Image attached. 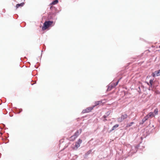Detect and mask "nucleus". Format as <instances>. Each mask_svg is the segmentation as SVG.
<instances>
[{"instance_id": "obj_9", "label": "nucleus", "mask_w": 160, "mask_h": 160, "mask_svg": "<svg viewBox=\"0 0 160 160\" xmlns=\"http://www.w3.org/2000/svg\"><path fill=\"white\" fill-rule=\"evenodd\" d=\"M24 2H22L20 4H17L16 5V8L17 9L19 7H22L24 5Z\"/></svg>"}, {"instance_id": "obj_1", "label": "nucleus", "mask_w": 160, "mask_h": 160, "mask_svg": "<svg viewBox=\"0 0 160 160\" xmlns=\"http://www.w3.org/2000/svg\"><path fill=\"white\" fill-rule=\"evenodd\" d=\"M53 23L52 21H45L43 24V25L42 27V30H45L51 26Z\"/></svg>"}, {"instance_id": "obj_17", "label": "nucleus", "mask_w": 160, "mask_h": 160, "mask_svg": "<svg viewBox=\"0 0 160 160\" xmlns=\"http://www.w3.org/2000/svg\"><path fill=\"white\" fill-rule=\"evenodd\" d=\"M103 117L104 118H106L107 117V116L105 115H104L103 116Z\"/></svg>"}, {"instance_id": "obj_12", "label": "nucleus", "mask_w": 160, "mask_h": 160, "mask_svg": "<svg viewBox=\"0 0 160 160\" xmlns=\"http://www.w3.org/2000/svg\"><path fill=\"white\" fill-rule=\"evenodd\" d=\"M58 0H55L53 2H52L51 3V5H55L58 3Z\"/></svg>"}, {"instance_id": "obj_4", "label": "nucleus", "mask_w": 160, "mask_h": 160, "mask_svg": "<svg viewBox=\"0 0 160 160\" xmlns=\"http://www.w3.org/2000/svg\"><path fill=\"white\" fill-rule=\"evenodd\" d=\"M82 140L79 139L78 141L75 143V146L73 147V148L75 149L78 148L79 147L80 144L82 143Z\"/></svg>"}, {"instance_id": "obj_13", "label": "nucleus", "mask_w": 160, "mask_h": 160, "mask_svg": "<svg viewBox=\"0 0 160 160\" xmlns=\"http://www.w3.org/2000/svg\"><path fill=\"white\" fill-rule=\"evenodd\" d=\"M134 123V122H131L130 123H129V124H127V126H126V128H128L129 127H130V126H131L132 124H133Z\"/></svg>"}, {"instance_id": "obj_7", "label": "nucleus", "mask_w": 160, "mask_h": 160, "mask_svg": "<svg viewBox=\"0 0 160 160\" xmlns=\"http://www.w3.org/2000/svg\"><path fill=\"white\" fill-rule=\"evenodd\" d=\"M120 79H121V78H120V79H119V80L118 81V82H116V84H115L114 85V86H112L111 85H109V86H108V90H108V91H110V90H111V88H112V87H115V86H117V85L118 84V82H119V81L120 80Z\"/></svg>"}, {"instance_id": "obj_15", "label": "nucleus", "mask_w": 160, "mask_h": 160, "mask_svg": "<svg viewBox=\"0 0 160 160\" xmlns=\"http://www.w3.org/2000/svg\"><path fill=\"white\" fill-rule=\"evenodd\" d=\"M154 113L155 115L158 114V108H156L154 110Z\"/></svg>"}, {"instance_id": "obj_11", "label": "nucleus", "mask_w": 160, "mask_h": 160, "mask_svg": "<svg viewBox=\"0 0 160 160\" xmlns=\"http://www.w3.org/2000/svg\"><path fill=\"white\" fill-rule=\"evenodd\" d=\"M119 126V125L118 124H116L112 128L111 130V131H112L114 130H115L116 128H118Z\"/></svg>"}, {"instance_id": "obj_10", "label": "nucleus", "mask_w": 160, "mask_h": 160, "mask_svg": "<svg viewBox=\"0 0 160 160\" xmlns=\"http://www.w3.org/2000/svg\"><path fill=\"white\" fill-rule=\"evenodd\" d=\"M102 101H96L95 102V105L94 106L95 107L97 105L101 104L102 103Z\"/></svg>"}, {"instance_id": "obj_14", "label": "nucleus", "mask_w": 160, "mask_h": 160, "mask_svg": "<svg viewBox=\"0 0 160 160\" xmlns=\"http://www.w3.org/2000/svg\"><path fill=\"white\" fill-rule=\"evenodd\" d=\"M148 118H146V116L142 120V124H143L146 120H148Z\"/></svg>"}, {"instance_id": "obj_18", "label": "nucleus", "mask_w": 160, "mask_h": 160, "mask_svg": "<svg viewBox=\"0 0 160 160\" xmlns=\"http://www.w3.org/2000/svg\"><path fill=\"white\" fill-rule=\"evenodd\" d=\"M107 119H106V118H105V119L104 120V121H107Z\"/></svg>"}, {"instance_id": "obj_6", "label": "nucleus", "mask_w": 160, "mask_h": 160, "mask_svg": "<svg viewBox=\"0 0 160 160\" xmlns=\"http://www.w3.org/2000/svg\"><path fill=\"white\" fill-rule=\"evenodd\" d=\"M160 75V69L158 71H155L152 73V76L155 77L156 76H158Z\"/></svg>"}, {"instance_id": "obj_5", "label": "nucleus", "mask_w": 160, "mask_h": 160, "mask_svg": "<svg viewBox=\"0 0 160 160\" xmlns=\"http://www.w3.org/2000/svg\"><path fill=\"white\" fill-rule=\"evenodd\" d=\"M146 116L148 119L149 118H152L153 117H154L155 115L153 112H150Z\"/></svg>"}, {"instance_id": "obj_3", "label": "nucleus", "mask_w": 160, "mask_h": 160, "mask_svg": "<svg viewBox=\"0 0 160 160\" xmlns=\"http://www.w3.org/2000/svg\"><path fill=\"white\" fill-rule=\"evenodd\" d=\"M95 107V106H93L92 107H89L86 108L85 109H84L82 112V113H88L91 112L93 108Z\"/></svg>"}, {"instance_id": "obj_2", "label": "nucleus", "mask_w": 160, "mask_h": 160, "mask_svg": "<svg viewBox=\"0 0 160 160\" xmlns=\"http://www.w3.org/2000/svg\"><path fill=\"white\" fill-rule=\"evenodd\" d=\"M128 117V116L126 114H124L122 115L121 116L118 118V122H121L124 119H126Z\"/></svg>"}, {"instance_id": "obj_16", "label": "nucleus", "mask_w": 160, "mask_h": 160, "mask_svg": "<svg viewBox=\"0 0 160 160\" xmlns=\"http://www.w3.org/2000/svg\"><path fill=\"white\" fill-rule=\"evenodd\" d=\"M153 82V80H152L151 79L150 80L149 83H150V85L151 86H152V85Z\"/></svg>"}, {"instance_id": "obj_8", "label": "nucleus", "mask_w": 160, "mask_h": 160, "mask_svg": "<svg viewBox=\"0 0 160 160\" xmlns=\"http://www.w3.org/2000/svg\"><path fill=\"white\" fill-rule=\"evenodd\" d=\"M79 134V132L78 131H77L75 133L74 136H72L71 138H72L73 137L74 139H75V138H76L78 136Z\"/></svg>"}]
</instances>
